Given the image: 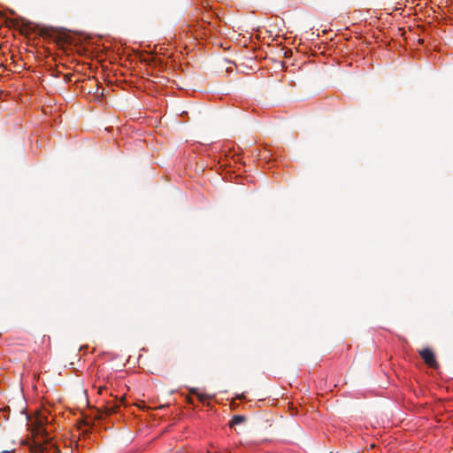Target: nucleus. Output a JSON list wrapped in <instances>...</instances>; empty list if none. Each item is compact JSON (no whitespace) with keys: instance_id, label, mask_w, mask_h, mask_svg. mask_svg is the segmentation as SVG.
<instances>
[{"instance_id":"7ed1b4c3","label":"nucleus","mask_w":453,"mask_h":453,"mask_svg":"<svg viewBox=\"0 0 453 453\" xmlns=\"http://www.w3.org/2000/svg\"><path fill=\"white\" fill-rule=\"evenodd\" d=\"M245 420V418L243 416L235 415L233 417L230 425L235 426L242 423Z\"/></svg>"},{"instance_id":"20e7f679","label":"nucleus","mask_w":453,"mask_h":453,"mask_svg":"<svg viewBox=\"0 0 453 453\" xmlns=\"http://www.w3.org/2000/svg\"><path fill=\"white\" fill-rule=\"evenodd\" d=\"M191 393L197 395V397L200 399V401H204L206 399V396L200 393L197 388L191 389Z\"/></svg>"},{"instance_id":"39448f33","label":"nucleus","mask_w":453,"mask_h":453,"mask_svg":"<svg viewBox=\"0 0 453 453\" xmlns=\"http://www.w3.org/2000/svg\"><path fill=\"white\" fill-rule=\"evenodd\" d=\"M106 389L105 388H103V387H100L99 388V393L102 394L103 393V390Z\"/></svg>"},{"instance_id":"423d86ee","label":"nucleus","mask_w":453,"mask_h":453,"mask_svg":"<svg viewBox=\"0 0 453 453\" xmlns=\"http://www.w3.org/2000/svg\"><path fill=\"white\" fill-rule=\"evenodd\" d=\"M52 448H53L54 452L58 450V449L56 447L52 446Z\"/></svg>"},{"instance_id":"f03ea898","label":"nucleus","mask_w":453,"mask_h":453,"mask_svg":"<svg viewBox=\"0 0 453 453\" xmlns=\"http://www.w3.org/2000/svg\"><path fill=\"white\" fill-rule=\"evenodd\" d=\"M419 354L426 365H428L429 366H432V367L435 366V365H436L435 357L431 349H425L421 350L419 352Z\"/></svg>"},{"instance_id":"f257e3e1","label":"nucleus","mask_w":453,"mask_h":453,"mask_svg":"<svg viewBox=\"0 0 453 453\" xmlns=\"http://www.w3.org/2000/svg\"><path fill=\"white\" fill-rule=\"evenodd\" d=\"M50 423V418L44 412H40L36 415L33 423L35 452H43L47 450V444L50 443V431L47 427Z\"/></svg>"}]
</instances>
